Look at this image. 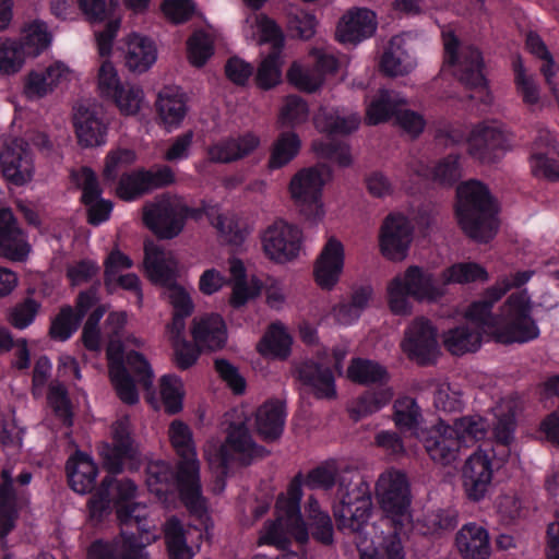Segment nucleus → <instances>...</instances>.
<instances>
[{
  "label": "nucleus",
  "instance_id": "nucleus-1",
  "mask_svg": "<svg viewBox=\"0 0 559 559\" xmlns=\"http://www.w3.org/2000/svg\"><path fill=\"white\" fill-rule=\"evenodd\" d=\"M533 271L518 272L509 281L497 283L488 288L481 299L469 306L468 316L483 326L495 328L496 341L501 344L526 343L539 335V329L531 316V300L526 290L511 294L501 307L500 314L491 313L492 306L510 288L521 287L530 281Z\"/></svg>",
  "mask_w": 559,
  "mask_h": 559
},
{
  "label": "nucleus",
  "instance_id": "nucleus-2",
  "mask_svg": "<svg viewBox=\"0 0 559 559\" xmlns=\"http://www.w3.org/2000/svg\"><path fill=\"white\" fill-rule=\"evenodd\" d=\"M111 438L112 442L104 441L98 447V454L108 475L102 479L87 502L90 518L98 522H102L110 513L111 503L117 510L118 486L122 483H131L134 487L130 497L127 498L126 504L133 508V514H136L140 507V503L133 501L138 490L135 483L129 478H116V475L123 471L124 463L132 460L135 453L133 427L129 416H122L111 425Z\"/></svg>",
  "mask_w": 559,
  "mask_h": 559
},
{
  "label": "nucleus",
  "instance_id": "nucleus-3",
  "mask_svg": "<svg viewBox=\"0 0 559 559\" xmlns=\"http://www.w3.org/2000/svg\"><path fill=\"white\" fill-rule=\"evenodd\" d=\"M456 197V217L464 234L480 243L493 239L499 229V205L489 188L471 179L457 186Z\"/></svg>",
  "mask_w": 559,
  "mask_h": 559
},
{
  "label": "nucleus",
  "instance_id": "nucleus-4",
  "mask_svg": "<svg viewBox=\"0 0 559 559\" xmlns=\"http://www.w3.org/2000/svg\"><path fill=\"white\" fill-rule=\"evenodd\" d=\"M168 436L179 456L177 481L180 500L192 515L202 519L207 513V506L202 495L200 462L197 457L192 430L182 420L175 419L169 425Z\"/></svg>",
  "mask_w": 559,
  "mask_h": 559
},
{
  "label": "nucleus",
  "instance_id": "nucleus-5",
  "mask_svg": "<svg viewBox=\"0 0 559 559\" xmlns=\"http://www.w3.org/2000/svg\"><path fill=\"white\" fill-rule=\"evenodd\" d=\"M116 499L120 533L111 539L97 538L86 549V559H140V514L126 500L134 487L131 483L118 486Z\"/></svg>",
  "mask_w": 559,
  "mask_h": 559
},
{
  "label": "nucleus",
  "instance_id": "nucleus-6",
  "mask_svg": "<svg viewBox=\"0 0 559 559\" xmlns=\"http://www.w3.org/2000/svg\"><path fill=\"white\" fill-rule=\"evenodd\" d=\"M372 500L370 487L358 473L344 471L337 477L333 515L337 528L359 533L370 518Z\"/></svg>",
  "mask_w": 559,
  "mask_h": 559
},
{
  "label": "nucleus",
  "instance_id": "nucleus-7",
  "mask_svg": "<svg viewBox=\"0 0 559 559\" xmlns=\"http://www.w3.org/2000/svg\"><path fill=\"white\" fill-rule=\"evenodd\" d=\"M299 478L300 475H297L290 483L287 498L280 497L277 499L276 520L264 525L259 544L287 549L292 537L300 544L308 542L307 524L300 513L302 490Z\"/></svg>",
  "mask_w": 559,
  "mask_h": 559
},
{
  "label": "nucleus",
  "instance_id": "nucleus-8",
  "mask_svg": "<svg viewBox=\"0 0 559 559\" xmlns=\"http://www.w3.org/2000/svg\"><path fill=\"white\" fill-rule=\"evenodd\" d=\"M388 294L391 311L397 316H408L412 313L409 297L417 301L435 302L445 295V285L442 277L436 278L429 270L411 265L389 283Z\"/></svg>",
  "mask_w": 559,
  "mask_h": 559
},
{
  "label": "nucleus",
  "instance_id": "nucleus-9",
  "mask_svg": "<svg viewBox=\"0 0 559 559\" xmlns=\"http://www.w3.org/2000/svg\"><path fill=\"white\" fill-rule=\"evenodd\" d=\"M202 215L201 209L190 207L180 197L163 193L144 205L142 222L157 239L171 240L183 231L188 218Z\"/></svg>",
  "mask_w": 559,
  "mask_h": 559
},
{
  "label": "nucleus",
  "instance_id": "nucleus-10",
  "mask_svg": "<svg viewBox=\"0 0 559 559\" xmlns=\"http://www.w3.org/2000/svg\"><path fill=\"white\" fill-rule=\"evenodd\" d=\"M144 253V266L152 282L167 287V298L174 308L173 313L190 317L194 310L193 301L185 288L175 284L174 270L165 251L153 241H145Z\"/></svg>",
  "mask_w": 559,
  "mask_h": 559
},
{
  "label": "nucleus",
  "instance_id": "nucleus-11",
  "mask_svg": "<svg viewBox=\"0 0 559 559\" xmlns=\"http://www.w3.org/2000/svg\"><path fill=\"white\" fill-rule=\"evenodd\" d=\"M444 46V64L455 67V78L468 88L485 87L481 52L474 46L460 48V40L453 31L442 33Z\"/></svg>",
  "mask_w": 559,
  "mask_h": 559
},
{
  "label": "nucleus",
  "instance_id": "nucleus-12",
  "mask_svg": "<svg viewBox=\"0 0 559 559\" xmlns=\"http://www.w3.org/2000/svg\"><path fill=\"white\" fill-rule=\"evenodd\" d=\"M230 450L240 455L242 465H249L253 459H261L269 454L264 447L253 441L245 421L230 423L225 443L214 454L207 456L210 465L215 466L221 476H226L228 473L229 463L233 460Z\"/></svg>",
  "mask_w": 559,
  "mask_h": 559
},
{
  "label": "nucleus",
  "instance_id": "nucleus-13",
  "mask_svg": "<svg viewBox=\"0 0 559 559\" xmlns=\"http://www.w3.org/2000/svg\"><path fill=\"white\" fill-rule=\"evenodd\" d=\"M324 176H330L325 164L299 170L290 180L289 190L300 213L309 221L320 219L324 212L321 203V192Z\"/></svg>",
  "mask_w": 559,
  "mask_h": 559
},
{
  "label": "nucleus",
  "instance_id": "nucleus-14",
  "mask_svg": "<svg viewBox=\"0 0 559 559\" xmlns=\"http://www.w3.org/2000/svg\"><path fill=\"white\" fill-rule=\"evenodd\" d=\"M377 497L381 509L394 527L402 528L409 519L412 495L406 475L400 471L382 474L377 483Z\"/></svg>",
  "mask_w": 559,
  "mask_h": 559
},
{
  "label": "nucleus",
  "instance_id": "nucleus-15",
  "mask_svg": "<svg viewBox=\"0 0 559 559\" xmlns=\"http://www.w3.org/2000/svg\"><path fill=\"white\" fill-rule=\"evenodd\" d=\"M512 134L497 122H483L467 136V152L484 165L498 163L511 150Z\"/></svg>",
  "mask_w": 559,
  "mask_h": 559
},
{
  "label": "nucleus",
  "instance_id": "nucleus-16",
  "mask_svg": "<svg viewBox=\"0 0 559 559\" xmlns=\"http://www.w3.org/2000/svg\"><path fill=\"white\" fill-rule=\"evenodd\" d=\"M402 349L420 366L433 365L440 355L437 329L426 318H416L406 329Z\"/></svg>",
  "mask_w": 559,
  "mask_h": 559
},
{
  "label": "nucleus",
  "instance_id": "nucleus-17",
  "mask_svg": "<svg viewBox=\"0 0 559 559\" xmlns=\"http://www.w3.org/2000/svg\"><path fill=\"white\" fill-rule=\"evenodd\" d=\"M418 439L428 456L437 464L449 466L459 459L461 443L455 428L439 418L430 428L418 433Z\"/></svg>",
  "mask_w": 559,
  "mask_h": 559
},
{
  "label": "nucleus",
  "instance_id": "nucleus-18",
  "mask_svg": "<svg viewBox=\"0 0 559 559\" xmlns=\"http://www.w3.org/2000/svg\"><path fill=\"white\" fill-rule=\"evenodd\" d=\"M302 242V233L296 226L283 219L275 221L262 235V247L271 260L285 263L298 257Z\"/></svg>",
  "mask_w": 559,
  "mask_h": 559
},
{
  "label": "nucleus",
  "instance_id": "nucleus-19",
  "mask_svg": "<svg viewBox=\"0 0 559 559\" xmlns=\"http://www.w3.org/2000/svg\"><path fill=\"white\" fill-rule=\"evenodd\" d=\"M292 376L300 382V392L311 394L317 400L337 397L335 378L332 369L319 361L306 359L294 361Z\"/></svg>",
  "mask_w": 559,
  "mask_h": 559
},
{
  "label": "nucleus",
  "instance_id": "nucleus-20",
  "mask_svg": "<svg viewBox=\"0 0 559 559\" xmlns=\"http://www.w3.org/2000/svg\"><path fill=\"white\" fill-rule=\"evenodd\" d=\"M0 166L5 180L22 187L32 180L34 160L32 150L23 139H14L0 153Z\"/></svg>",
  "mask_w": 559,
  "mask_h": 559
},
{
  "label": "nucleus",
  "instance_id": "nucleus-21",
  "mask_svg": "<svg viewBox=\"0 0 559 559\" xmlns=\"http://www.w3.org/2000/svg\"><path fill=\"white\" fill-rule=\"evenodd\" d=\"M413 240V226L403 215L390 214L385 217L379 236L381 253L389 260L402 261L406 258Z\"/></svg>",
  "mask_w": 559,
  "mask_h": 559
},
{
  "label": "nucleus",
  "instance_id": "nucleus-22",
  "mask_svg": "<svg viewBox=\"0 0 559 559\" xmlns=\"http://www.w3.org/2000/svg\"><path fill=\"white\" fill-rule=\"evenodd\" d=\"M492 462L484 451H476L462 467V481L466 497L473 502L486 498L492 483Z\"/></svg>",
  "mask_w": 559,
  "mask_h": 559
},
{
  "label": "nucleus",
  "instance_id": "nucleus-23",
  "mask_svg": "<svg viewBox=\"0 0 559 559\" xmlns=\"http://www.w3.org/2000/svg\"><path fill=\"white\" fill-rule=\"evenodd\" d=\"M100 96L111 100L126 115L140 111V97L133 90H126L120 83L117 71L110 61H104L98 72Z\"/></svg>",
  "mask_w": 559,
  "mask_h": 559
},
{
  "label": "nucleus",
  "instance_id": "nucleus-24",
  "mask_svg": "<svg viewBox=\"0 0 559 559\" xmlns=\"http://www.w3.org/2000/svg\"><path fill=\"white\" fill-rule=\"evenodd\" d=\"M109 378L119 399L126 404H135L138 393L133 378L124 365V346L120 341H110L106 348Z\"/></svg>",
  "mask_w": 559,
  "mask_h": 559
},
{
  "label": "nucleus",
  "instance_id": "nucleus-25",
  "mask_svg": "<svg viewBox=\"0 0 559 559\" xmlns=\"http://www.w3.org/2000/svg\"><path fill=\"white\" fill-rule=\"evenodd\" d=\"M29 250L27 235L20 227L12 211L0 209V257L22 262L27 258Z\"/></svg>",
  "mask_w": 559,
  "mask_h": 559
},
{
  "label": "nucleus",
  "instance_id": "nucleus-26",
  "mask_svg": "<svg viewBox=\"0 0 559 559\" xmlns=\"http://www.w3.org/2000/svg\"><path fill=\"white\" fill-rule=\"evenodd\" d=\"M344 266V247L334 237L329 238L316 260L313 275L322 289H332L340 280Z\"/></svg>",
  "mask_w": 559,
  "mask_h": 559
},
{
  "label": "nucleus",
  "instance_id": "nucleus-27",
  "mask_svg": "<svg viewBox=\"0 0 559 559\" xmlns=\"http://www.w3.org/2000/svg\"><path fill=\"white\" fill-rule=\"evenodd\" d=\"M466 311L469 323L455 326L443 333V345L454 356H462L466 353L476 352L481 344V332L492 334L496 337L495 328L483 326L480 322L473 320Z\"/></svg>",
  "mask_w": 559,
  "mask_h": 559
},
{
  "label": "nucleus",
  "instance_id": "nucleus-28",
  "mask_svg": "<svg viewBox=\"0 0 559 559\" xmlns=\"http://www.w3.org/2000/svg\"><path fill=\"white\" fill-rule=\"evenodd\" d=\"M99 473L93 457L81 450H75L66 462V475L69 487L79 495L91 493L96 488Z\"/></svg>",
  "mask_w": 559,
  "mask_h": 559
},
{
  "label": "nucleus",
  "instance_id": "nucleus-29",
  "mask_svg": "<svg viewBox=\"0 0 559 559\" xmlns=\"http://www.w3.org/2000/svg\"><path fill=\"white\" fill-rule=\"evenodd\" d=\"M160 124L167 132L178 129L188 114L187 96L179 86H164L155 102Z\"/></svg>",
  "mask_w": 559,
  "mask_h": 559
},
{
  "label": "nucleus",
  "instance_id": "nucleus-30",
  "mask_svg": "<svg viewBox=\"0 0 559 559\" xmlns=\"http://www.w3.org/2000/svg\"><path fill=\"white\" fill-rule=\"evenodd\" d=\"M191 335L193 342L203 350L216 352L227 343V328L224 319L217 313L195 317L192 320Z\"/></svg>",
  "mask_w": 559,
  "mask_h": 559
},
{
  "label": "nucleus",
  "instance_id": "nucleus-31",
  "mask_svg": "<svg viewBox=\"0 0 559 559\" xmlns=\"http://www.w3.org/2000/svg\"><path fill=\"white\" fill-rule=\"evenodd\" d=\"M78 142L82 147H95L105 144L107 124L98 111L79 108L73 119Z\"/></svg>",
  "mask_w": 559,
  "mask_h": 559
},
{
  "label": "nucleus",
  "instance_id": "nucleus-32",
  "mask_svg": "<svg viewBox=\"0 0 559 559\" xmlns=\"http://www.w3.org/2000/svg\"><path fill=\"white\" fill-rule=\"evenodd\" d=\"M376 28L374 13L368 9H358L342 17L336 36L342 43L357 44L370 37Z\"/></svg>",
  "mask_w": 559,
  "mask_h": 559
},
{
  "label": "nucleus",
  "instance_id": "nucleus-33",
  "mask_svg": "<svg viewBox=\"0 0 559 559\" xmlns=\"http://www.w3.org/2000/svg\"><path fill=\"white\" fill-rule=\"evenodd\" d=\"M313 123L319 132L346 135L358 129L360 116L344 109L321 107L313 117Z\"/></svg>",
  "mask_w": 559,
  "mask_h": 559
},
{
  "label": "nucleus",
  "instance_id": "nucleus-34",
  "mask_svg": "<svg viewBox=\"0 0 559 559\" xmlns=\"http://www.w3.org/2000/svg\"><path fill=\"white\" fill-rule=\"evenodd\" d=\"M455 544L464 559H487L490 555L488 532L476 523L463 525L456 533Z\"/></svg>",
  "mask_w": 559,
  "mask_h": 559
},
{
  "label": "nucleus",
  "instance_id": "nucleus-35",
  "mask_svg": "<svg viewBox=\"0 0 559 559\" xmlns=\"http://www.w3.org/2000/svg\"><path fill=\"white\" fill-rule=\"evenodd\" d=\"M69 74L64 63L56 61L44 71H31L24 83V94L28 99L46 96Z\"/></svg>",
  "mask_w": 559,
  "mask_h": 559
},
{
  "label": "nucleus",
  "instance_id": "nucleus-36",
  "mask_svg": "<svg viewBox=\"0 0 559 559\" xmlns=\"http://www.w3.org/2000/svg\"><path fill=\"white\" fill-rule=\"evenodd\" d=\"M259 144V138L252 133L228 138L209 148V158L214 163H231L251 154Z\"/></svg>",
  "mask_w": 559,
  "mask_h": 559
},
{
  "label": "nucleus",
  "instance_id": "nucleus-37",
  "mask_svg": "<svg viewBox=\"0 0 559 559\" xmlns=\"http://www.w3.org/2000/svg\"><path fill=\"white\" fill-rule=\"evenodd\" d=\"M0 477V537H4L15 526L19 515L17 500L23 492L14 489L10 468H3Z\"/></svg>",
  "mask_w": 559,
  "mask_h": 559
},
{
  "label": "nucleus",
  "instance_id": "nucleus-38",
  "mask_svg": "<svg viewBox=\"0 0 559 559\" xmlns=\"http://www.w3.org/2000/svg\"><path fill=\"white\" fill-rule=\"evenodd\" d=\"M285 404L280 401H267L255 412V428L259 436L267 442L277 440L284 429Z\"/></svg>",
  "mask_w": 559,
  "mask_h": 559
},
{
  "label": "nucleus",
  "instance_id": "nucleus-39",
  "mask_svg": "<svg viewBox=\"0 0 559 559\" xmlns=\"http://www.w3.org/2000/svg\"><path fill=\"white\" fill-rule=\"evenodd\" d=\"M415 67V60L409 53L403 36H393L380 61L381 71L388 76H403Z\"/></svg>",
  "mask_w": 559,
  "mask_h": 559
},
{
  "label": "nucleus",
  "instance_id": "nucleus-40",
  "mask_svg": "<svg viewBox=\"0 0 559 559\" xmlns=\"http://www.w3.org/2000/svg\"><path fill=\"white\" fill-rule=\"evenodd\" d=\"M393 421L401 432H408L415 438L424 431L425 423L421 407L416 399L408 395L397 397L393 403Z\"/></svg>",
  "mask_w": 559,
  "mask_h": 559
},
{
  "label": "nucleus",
  "instance_id": "nucleus-41",
  "mask_svg": "<svg viewBox=\"0 0 559 559\" xmlns=\"http://www.w3.org/2000/svg\"><path fill=\"white\" fill-rule=\"evenodd\" d=\"M52 41V35L48 25L41 20H33L23 25L21 29L19 46L28 58H36L41 55Z\"/></svg>",
  "mask_w": 559,
  "mask_h": 559
},
{
  "label": "nucleus",
  "instance_id": "nucleus-42",
  "mask_svg": "<svg viewBox=\"0 0 559 559\" xmlns=\"http://www.w3.org/2000/svg\"><path fill=\"white\" fill-rule=\"evenodd\" d=\"M406 104L397 93L388 90H380L378 95L370 102L366 110L365 121L369 126H376L395 117L399 107Z\"/></svg>",
  "mask_w": 559,
  "mask_h": 559
},
{
  "label": "nucleus",
  "instance_id": "nucleus-43",
  "mask_svg": "<svg viewBox=\"0 0 559 559\" xmlns=\"http://www.w3.org/2000/svg\"><path fill=\"white\" fill-rule=\"evenodd\" d=\"M459 513L453 508L427 510L415 522V530L421 535H435L452 531L457 525Z\"/></svg>",
  "mask_w": 559,
  "mask_h": 559
},
{
  "label": "nucleus",
  "instance_id": "nucleus-44",
  "mask_svg": "<svg viewBox=\"0 0 559 559\" xmlns=\"http://www.w3.org/2000/svg\"><path fill=\"white\" fill-rule=\"evenodd\" d=\"M146 486L159 500H166L174 486L179 490L177 469L166 462H152L146 466Z\"/></svg>",
  "mask_w": 559,
  "mask_h": 559
},
{
  "label": "nucleus",
  "instance_id": "nucleus-45",
  "mask_svg": "<svg viewBox=\"0 0 559 559\" xmlns=\"http://www.w3.org/2000/svg\"><path fill=\"white\" fill-rule=\"evenodd\" d=\"M397 527L373 540L371 546L359 551L360 559H405Z\"/></svg>",
  "mask_w": 559,
  "mask_h": 559
},
{
  "label": "nucleus",
  "instance_id": "nucleus-46",
  "mask_svg": "<svg viewBox=\"0 0 559 559\" xmlns=\"http://www.w3.org/2000/svg\"><path fill=\"white\" fill-rule=\"evenodd\" d=\"M292 337L281 323H272L257 349L263 356L286 359L290 354Z\"/></svg>",
  "mask_w": 559,
  "mask_h": 559
},
{
  "label": "nucleus",
  "instance_id": "nucleus-47",
  "mask_svg": "<svg viewBox=\"0 0 559 559\" xmlns=\"http://www.w3.org/2000/svg\"><path fill=\"white\" fill-rule=\"evenodd\" d=\"M347 377L355 383L384 384L390 376L385 367L377 361L364 358H355L347 368Z\"/></svg>",
  "mask_w": 559,
  "mask_h": 559
},
{
  "label": "nucleus",
  "instance_id": "nucleus-48",
  "mask_svg": "<svg viewBox=\"0 0 559 559\" xmlns=\"http://www.w3.org/2000/svg\"><path fill=\"white\" fill-rule=\"evenodd\" d=\"M301 141L293 131L282 132L272 146L267 166L270 169H280L292 162L299 153Z\"/></svg>",
  "mask_w": 559,
  "mask_h": 559
},
{
  "label": "nucleus",
  "instance_id": "nucleus-49",
  "mask_svg": "<svg viewBox=\"0 0 559 559\" xmlns=\"http://www.w3.org/2000/svg\"><path fill=\"white\" fill-rule=\"evenodd\" d=\"M164 535L171 559H191L192 550L187 544L185 527L177 516L166 521Z\"/></svg>",
  "mask_w": 559,
  "mask_h": 559
},
{
  "label": "nucleus",
  "instance_id": "nucleus-50",
  "mask_svg": "<svg viewBox=\"0 0 559 559\" xmlns=\"http://www.w3.org/2000/svg\"><path fill=\"white\" fill-rule=\"evenodd\" d=\"M81 322L71 306H62L51 320L48 335L53 341L66 342L76 332Z\"/></svg>",
  "mask_w": 559,
  "mask_h": 559
},
{
  "label": "nucleus",
  "instance_id": "nucleus-51",
  "mask_svg": "<svg viewBox=\"0 0 559 559\" xmlns=\"http://www.w3.org/2000/svg\"><path fill=\"white\" fill-rule=\"evenodd\" d=\"M283 64L282 52H269L258 67L255 73L257 85L266 91L280 84Z\"/></svg>",
  "mask_w": 559,
  "mask_h": 559
},
{
  "label": "nucleus",
  "instance_id": "nucleus-52",
  "mask_svg": "<svg viewBox=\"0 0 559 559\" xmlns=\"http://www.w3.org/2000/svg\"><path fill=\"white\" fill-rule=\"evenodd\" d=\"M442 278L445 286L450 283L486 282L488 273L481 265L475 262L456 263L442 271Z\"/></svg>",
  "mask_w": 559,
  "mask_h": 559
},
{
  "label": "nucleus",
  "instance_id": "nucleus-53",
  "mask_svg": "<svg viewBox=\"0 0 559 559\" xmlns=\"http://www.w3.org/2000/svg\"><path fill=\"white\" fill-rule=\"evenodd\" d=\"M451 426L455 428L461 444L466 441L485 439L489 428L488 420L480 415H467L455 418Z\"/></svg>",
  "mask_w": 559,
  "mask_h": 559
},
{
  "label": "nucleus",
  "instance_id": "nucleus-54",
  "mask_svg": "<svg viewBox=\"0 0 559 559\" xmlns=\"http://www.w3.org/2000/svg\"><path fill=\"white\" fill-rule=\"evenodd\" d=\"M160 396L165 412L175 415L182 409L183 384L176 374H165L160 379Z\"/></svg>",
  "mask_w": 559,
  "mask_h": 559
},
{
  "label": "nucleus",
  "instance_id": "nucleus-55",
  "mask_svg": "<svg viewBox=\"0 0 559 559\" xmlns=\"http://www.w3.org/2000/svg\"><path fill=\"white\" fill-rule=\"evenodd\" d=\"M311 147L318 157L334 160L341 167L353 164L350 147L345 142L314 140Z\"/></svg>",
  "mask_w": 559,
  "mask_h": 559
},
{
  "label": "nucleus",
  "instance_id": "nucleus-56",
  "mask_svg": "<svg viewBox=\"0 0 559 559\" xmlns=\"http://www.w3.org/2000/svg\"><path fill=\"white\" fill-rule=\"evenodd\" d=\"M26 58L16 39L0 37V72L13 74L21 70Z\"/></svg>",
  "mask_w": 559,
  "mask_h": 559
},
{
  "label": "nucleus",
  "instance_id": "nucleus-57",
  "mask_svg": "<svg viewBox=\"0 0 559 559\" xmlns=\"http://www.w3.org/2000/svg\"><path fill=\"white\" fill-rule=\"evenodd\" d=\"M394 393L391 388L367 391L357 399L352 412L357 415V418L371 415L388 405Z\"/></svg>",
  "mask_w": 559,
  "mask_h": 559
},
{
  "label": "nucleus",
  "instance_id": "nucleus-58",
  "mask_svg": "<svg viewBox=\"0 0 559 559\" xmlns=\"http://www.w3.org/2000/svg\"><path fill=\"white\" fill-rule=\"evenodd\" d=\"M188 58L192 66L203 67L214 53L213 40L204 31H195L187 41Z\"/></svg>",
  "mask_w": 559,
  "mask_h": 559
},
{
  "label": "nucleus",
  "instance_id": "nucleus-59",
  "mask_svg": "<svg viewBox=\"0 0 559 559\" xmlns=\"http://www.w3.org/2000/svg\"><path fill=\"white\" fill-rule=\"evenodd\" d=\"M39 309L40 304L27 297L9 309L7 320L14 329L25 330L35 321Z\"/></svg>",
  "mask_w": 559,
  "mask_h": 559
},
{
  "label": "nucleus",
  "instance_id": "nucleus-60",
  "mask_svg": "<svg viewBox=\"0 0 559 559\" xmlns=\"http://www.w3.org/2000/svg\"><path fill=\"white\" fill-rule=\"evenodd\" d=\"M72 178L82 190L81 202L85 206L103 199V191L99 187L97 176L92 168L83 166L79 173H72Z\"/></svg>",
  "mask_w": 559,
  "mask_h": 559
},
{
  "label": "nucleus",
  "instance_id": "nucleus-61",
  "mask_svg": "<svg viewBox=\"0 0 559 559\" xmlns=\"http://www.w3.org/2000/svg\"><path fill=\"white\" fill-rule=\"evenodd\" d=\"M176 182L175 171L168 165L142 169V194L169 187Z\"/></svg>",
  "mask_w": 559,
  "mask_h": 559
},
{
  "label": "nucleus",
  "instance_id": "nucleus-62",
  "mask_svg": "<svg viewBox=\"0 0 559 559\" xmlns=\"http://www.w3.org/2000/svg\"><path fill=\"white\" fill-rule=\"evenodd\" d=\"M309 117L307 102L297 95H289L281 109V122L284 127H297L306 122Z\"/></svg>",
  "mask_w": 559,
  "mask_h": 559
},
{
  "label": "nucleus",
  "instance_id": "nucleus-63",
  "mask_svg": "<svg viewBox=\"0 0 559 559\" xmlns=\"http://www.w3.org/2000/svg\"><path fill=\"white\" fill-rule=\"evenodd\" d=\"M47 399L55 415L64 426L71 427L73 425V411L67 389L61 384L52 385L49 388Z\"/></svg>",
  "mask_w": 559,
  "mask_h": 559
},
{
  "label": "nucleus",
  "instance_id": "nucleus-64",
  "mask_svg": "<svg viewBox=\"0 0 559 559\" xmlns=\"http://www.w3.org/2000/svg\"><path fill=\"white\" fill-rule=\"evenodd\" d=\"M433 405L445 415L462 412L464 403L459 392L453 391L449 383H440L433 393Z\"/></svg>",
  "mask_w": 559,
  "mask_h": 559
}]
</instances>
